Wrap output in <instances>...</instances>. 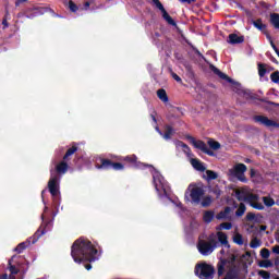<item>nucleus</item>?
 I'll use <instances>...</instances> for the list:
<instances>
[{"mask_svg":"<svg viewBox=\"0 0 279 279\" xmlns=\"http://www.w3.org/2000/svg\"><path fill=\"white\" fill-rule=\"evenodd\" d=\"M197 56H201L202 58H204V56L202 54V52H199V50L196 51Z\"/></svg>","mask_w":279,"mask_h":279,"instance_id":"55","label":"nucleus"},{"mask_svg":"<svg viewBox=\"0 0 279 279\" xmlns=\"http://www.w3.org/2000/svg\"><path fill=\"white\" fill-rule=\"evenodd\" d=\"M244 41H245L244 36H239L236 34H230L229 35L228 43H230V45H241V43H244Z\"/></svg>","mask_w":279,"mask_h":279,"instance_id":"20","label":"nucleus"},{"mask_svg":"<svg viewBox=\"0 0 279 279\" xmlns=\"http://www.w3.org/2000/svg\"><path fill=\"white\" fill-rule=\"evenodd\" d=\"M159 134H160L161 136H163V138H165L166 141H171V136H173V134H174L173 126H171V125H166V132H165V134H162V132H160V131H159Z\"/></svg>","mask_w":279,"mask_h":279,"instance_id":"23","label":"nucleus"},{"mask_svg":"<svg viewBox=\"0 0 279 279\" xmlns=\"http://www.w3.org/2000/svg\"><path fill=\"white\" fill-rule=\"evenodd\" d=\"M217 234L219 243H221V245H225V247H230V244L228 243V235L221 231H219Z\"/></svg>","mask_w":279,"mask_h":279,"instance_id":"26","label":"nucleus"},{"mask_svg":"<svg viewBox=\"0 0 279 279\" xmlns=\"http://www.w3.org/2000/svg\"><path fill=\"white\" fill-rule=\"evenodd\" d=\"M77 151V146L74 144L72 145V147H70L66 153L63 156V160L60 161L57 166H56V171L57 173L60 174H64L66 173V171H69V160H71V156H73V154H75Z\"/></svg>","mask_w":279,"mask_h":279,"instance_id":"7","label":"nucleus"},{"mask_svg":"<svg viewBox=\"0 0 279 279\" xmlns=\"http://www.w3.org/2000/svg\"><path fill=\"white\" fill-rule=\"evenodd\" d=\"M259 267H264V269H269V267H274V263L269 259H264L259 262Z\"/></svg>","mask_w":279,"mask_h":279,"instance_id":"35","label":"nucleus"},{"mask_svg":"<svg viewBox=\"0 0 279 279\" xmlns=\"http://www.w3.org/2000/svg\"><path fill=\"white\" fill-rule=\"evenodd\" d=\"M183 147H185L186 149H189V145L184 144Z\"/></svg>","mask_w":279,"mask_h":279,"instance_id":"59","label":"nucleus"},{"mask_svg":"<svg viewBox=\"0 0 279 279\" xmlns=\"http://www.w3.org/2000/svg\"><path fill=\"white\" fill-rule=\"evenodd\" d=\"M43 234H47V228L40 226L39 229L32 235L26 242L20 243L15 248L14 252H17V254H22L24 250H27L29 245H34V243L38 242V239L43 236Z\"/></svg>","mask_w":279,"mask_h":279,"instance_id":"5","label":"nucleus"},{"mask_svg":"<svg viewBox=\"0 0 279 279\" xmlns=\"http://www.w3.org/2000/svg\"><path fill=\"white\" fill-rule=\"evenodd\" d=\"M245 162L250 163V162H252V160H250V158H246Z\"/></svg>","mask_w":279,"mask_h":279,"instance_id":"57","label":"nucleus"},{"mask_svg":"<svg viewBox=\"0 0 279 279\" xmlns=\"http://www.w3.org/2000/svg\"><path fill=\"white\" fill-rule=\"evenodd\" d=\"M258 75L259 77H265V75H267V68L264 63H258Z\"/></svg>","mask_w":279,"mask_h":279,"instance_id":"32","label":"nucleus"},{"mask_svg":"<svg viewBox=\"0 0 279 279\" xmlns=\"http://www.w3.org/2000/svg\"><path fill=\"white\" fill-rule=\"evenodd\" d=\"M210 204H213V197L210 196H205L201 202V205L203 206V208H208Z\"/></svg>","mask_w":279,"mask_h":279,"instance_id":"33","label":"nucleus"},{"mask_svg":"<svg viewBox=\"0 0 279 279\" xmlns=\"http://www.w3.org/2000/svg\"><path fill=\"white\" fill-rule=\"evenodd\" d=\"M150 117H151L154 123H157L156 116L151 114Z\"/></svg>","mask_w":279,"mask_h":279,"instance_id":"53","label":"nucleus"},{"mask_svg":"<svg viewBox=\"0 0 279 279\" xmlns=\"http://www.w3.org/2000/svg\"><path fill=\"white\" fill-rule=\"evenodd\" d=\"M275 265H278V266H279V262H276Z\"/></svg>","mask_w":279,"mask_h":279,"instance_id":"61","label":"nucleus"},{"mask_svg":"<svg viewBox=\"0 0 279 279\" xmlns=\"http://www.w3.org/2000/svg\"><path fill=\"white\" fill-rule=\"evenodd\" d=\"M245 97L246 99H252V101H262L263 104H268V106H274L275 108L279 107V104L277 102L266 100L265 98H258V95L250 92V89L245 90Z\"/></svg>","mask_w":279,"mask_h":279,"instance_id":"17","label":"nucleus"},{"mask_svg":"<svg viewBox=\"0 0 279 279\" xmlns=\"http://www.w3.org/2000/svg\"><path fill=\"white\" fill-rule=\"evenodd\" d=\"M118 160H123L124 162H128L129 165H132L133 167H135L136 160H138V158L136 157V155H131L124 158H118Z\"/></svg>","mask_w":279,"mask_h":279,"instance_id":"27","label":"nucleus"},{"mask_svg":"<svg viewBox=\"0 0 279 279\" xmlns=\"http://www.w3.org/2000/svg\"><path fill=\"white\" fill-rule=\"evenodd\" d=\"M191 165L192 167L196 170V171H206V167L204 166V162H202L199 159L197 158H193L191 159Z\"/></svg>","mask_w":279,"mask_h":279,"instance_id":"22","label":"nucleus"},{"mask_svg":"<svg viewBox=\"0 0 279 279\" xmlns=\"http://www.w3.org/2000/svg\"><path fill=\"white\" fill-rule=\"evenodd\" d=\"M207 180H217L219 178V174L213 170L206 171Z\"/></svg>","mask_w":279,"mask_h":279,"instance_id":"37","label":"nucleus"},{"mask_svg":"<svg viewBox=\"0 0 279 279\" xmlns=\"http://www.w3.org/2000/svg\"><path fill=\"white\" fill-rule=\"evenodd\" d=\"M245 219L246 221H258V218L254 213H247Z\"/></svg>","mask_w":279,"mask_h":279,"instance_id":"44","label":"nucleus"},{"mask_svg":"<svg viewBox=\"0 0 279 279\" xmlns=\"http://www.w3.org/2000/svg\"><path fill=\"white\" fill-rule=\"evenodd\" d=\"M190 197L193 204H199L202 202V197H204V189L199 186H194L190 191Z\"/></svg>","mask_w":279,"mask_h":279,"instance_id":"16","label":"nucleus"},{"mask_svg":"<svg viewBox=\"0 0 279 279\" xmlns=\"http://www.w3.org/2000/svg\"><path fill=\"white\" fill-rule=\"evenodd\" d=\"M258 276H260L263 279L271 278V274L267 270H258Z\"/></svg>","mask_w":279,"mask_h":279,"instance_id":"43","label":"nucleus"},{"mask_svg":"<svg viewBox=\"0 0 279 279\" xmlns=\"http://www.w3.org/2000/svg\"><path fill=\"white\" fill-rule=\"evenodd\" d=\"M98 160L99 162L95 165L96 169L98 170L110 171V169H113L114 171H123V169H125L123 163L114 162L108 158H99Z\"/></svg>","mask_w":279,"mask_h":279,"instance_id":"6","label":"nucleus"},{"mask_svg":"<svg viewBox=\"0 0 279 279\" xmlns=\"http://www.w3.org/2000/svg\"><path fill=\"white\" fill-rule=\"evenodd\" d=\"M272 252H274V254H279V245H275L272 247Z\"/></svg>","mask_w":279,"mask_h":279,"instance_id":"51","label":"nucleus"},{"mask_svg":"<svg viewBox=\"0 0 279 279\" xmlns=\"http://www.w3.org/2000/svg\"><path fill=\"white\" fill-rule=\"evenodd\" d=\"M69 8L72 12H77V10H80V7H77V4H75V2L72 0L69 1Z\"/></svg>","mask_w":279,"mask_h":279,"instance_id":"46","label":"nucleus"},{"mask_svg":"<svg viewBox=\"0 0 279 279\" xmlns=\"http://www.w3.org/2000/svg\"><path fill=\"white\" fill-rule=\"evenodd\" d=\"M156 36H160V34L156 33Z\"/></svg>","mask_w":279,"mask_h":279,"instance_id":"63","label":"nucleus"},{"mask_svg":"<svg viewBox=\"0 0 279 279\" xmlns=\"http://www.w3.org/2000/svg\"><path fill=\"white\" fill-rule=\"evenodd\" d=\"M85 7L86 8L90 7V2H85Z\"/></svg>","mask_w":279,"mask_h":279,"instance_id":"56","label":"nucleus"},{"mask_svg":"<svg viewBox=\"0 0 279 279\" xmlns=\"http://www.w3.org/2000/svg\"><path fill=\"white\" fill-rule=\"evenodd\" d=\"M269 40V44H270V47L274 49V51H277L278 50V47L276 46V44L274 43V39H271V36H270V39Z\"/></svg>","mask_w":279,"mask_h":279,"instance_id":"48","label":"nucleus"},{"mask_svg":"<svg viewBox=\"0 0 279 279\" xmlns=\"http://www.w3.org/2000/svg\"><path fill=\"white\" fill-rule=\"evenodd\" d=\"M262 244L263 243L258 238H254L250 243V247H252V250H256V247H260Z\"/></svg>","mask_w":279,"mask_h":279,"instance_id":"34","label":"nucleus"},{"mask_svg":"<svg viewBox=\"0 0 279 279\" xmlns=\"http://www.w3.org/2000/svg\"><path fill=\"white\" fill-rule=\"evenodd\" d=\"M213 219H215V211H213V210H206V211H204L203 221H204L205 223H211V222H213Z\"/></svg>","mask_w":279,"mask_h":279,"instance_id":"24","label":"nucleus"},{"mask_svg":"<svg viewBox=\"0 0 279 279\" xmlns=\"http://www.w3.org/2000/svg\"><path fill=\"white\" fill-rule=\"evenodd\" d=\"M217 230H232V222H222Z\"/></svg>","mask_w":279,"mask_h":279,"instance_id":"39","label":"nucleus"},{"mask_svg":"<svg viewBox=\"0 0 279 279\" xmlns=\"http://www.w3.org/2000/svg\"><path fill=\"white\" fill-rule=\"evenodd\" d=\"M245 256H251L250 252H246V253H245Z\"/></svg>","mask_w":279,"mask_h":279,"instance_id":"58","label":"nucleus"},{"mask_svg":"<svg viewBox=\"0 0 279 279\" xmlns=\"http://www.w3.org/2000/svg\"><path fill=\"white\" fill-rule=\"evenodd\" d=\"M255 154L258 156V154H260V151H258V150H255Z\"/></svg>","mask_w":279,"mask_h":279,"instance_id":"60","label":"nucleus"},{"mask_svg":"<svg viewBox=\"0 0 279 279\" xmlns=\"http://www.w3.org/2000/svg\"><path fill=\"white\" fill-rule=\"evenodd\" d=\"M157 97L163 104H167L169 101V96L167 95V90H165V88H160L157 90Z\"/></svg>","mask_w":279,"mask_h":279,"instance_id":"25","label":"nucleus"},{"mask_svg":"<svg viewBox=\"0 0 279 279\" xmlns=\"http://www.w3.org/2000/svg\"><path fill=\"white\" fill-rule=\"evenodd\" d=\"M153 184L157 193H160V191H163L165 195H167V189H165V185H162V180L160 179V175L153 177Z\"/></svg>","mask_w":279,"mask_h":279,"instance_id":"18","label":"nucleus"},{"mask_svg":"<svg viewBox=\"0 0 279 279\" xmlns=\"http://www.w3.org/2000/svg\"><path fill=\"white\" fill-rule=\"evenodd\" d=\"M277 279H279V278H277Z\"/></svg>","mask_w":279,"mask_h":279,"instance_id":"64","label":"nucleus"},{"mask_svg":"<svg viewBox=\"0 0 279 279\" xmlns=\"http://www.w3.org/2000/svg\"><path fill=\"white\" fill-rule=\"evenodd\" d=\"M0 279H16V276H13V275L8 276V274H3L0 276Z\"/></svg>","mask_w":279,"mask_h":279,"instance_id":"47","label":"nucleus"},{"mask_svg":"<svg viewBox=\"0 0 279 279\" xmlns=\"http://www.w3.org/2000/svg\"><path fill=\"white\" fill-rule=\"evenodd\" d=\"M218 276L221 277L226 274L223 279H243V271H245V254L240 257L231 255L226 259H220L217 264Z\"/></svg>","mask_w":279,"mask_h":279,"instance_id":"2","label":"nucleus"},{"mask_svg":"<svg viewBox=\"0 0 279 279\" xmlns=\"http://www.w3.org/2000/svg\"><path fill=\"white\" fill-rule=\"evenodd\" d=\"M207 145L210 147V149H214V151L221 149V144L214 138H209L207 141Z\"/></svg>","mask_w":279,"mask_h":279,"instance_id":"28","label":"nucleus"},{"mask_svg":"<svg viewBox=\"0 0 279 279\" xmlns=\"http://www.w3.org/2000/svg\"><path fill=\"white\" fill-rule=\"evenodd\" d=\"M260 230H262V231L267 230V226H260Z\"/></svg>","mask_w":279,"mask_h":279,"instance_id":"54","label":"nucleus"},{"mask_svg":"<svg viewBox=\"0 0 279 279\" xmlns=\"http://www.w3.org/2000/svg\"><path fill=\"white\" fill-rule=\"evenodd\" d=\"M270 80L274 84H279V71H276L270 74Z\"/></svg>","mask_w":279,"mask_h":279,"instance_id":"42","label":"nucleus"},{"mask_svg":"<svg viewBox=\"0 0 279 279\" xmlns=\"http://www.w3.org/2000/svg\"><path fill=\"white\" fill-rule=\"evenodd\" d=\"M209 69H210V71H213V73H215V75H218V77H220V80H225V82L232 84V90L234 93H236L238 95H245V89H243L241 87V83H238L234 80H232L230 76H228V74L221 72V70H219L214 64H210Z\"/></svg>","mask_w":279,"mask_h":279,"instance_id":"3","label":"nucleus"},{"mask_svg":"<svg viewBox=\"0 0 279 279\" xmlns=\"http://www.w3.org/2000/svg\"><path fill=\"white\" fill-rule=\"evenodd\" d=\"M10 19V11H5V14L2 19V25H3V29H7V27H10V23H8V20Z\"/></svg>","mask_w":279,"mask_h":279,"instance_id":"36","label":"nucleus"},{"mask_svg":"<svg viewBox=\"0 0 279 279\" xmlns=\"http://www.w3.org/2000/svg\"><path fill=\"white\" fill-rule=\"evenodd\" d=\"M253 120L255 123H260V125H265V128H278L279 129V123L268 119L266 116H254Z\"/></svg>","mask_w":279,"mask_h":279,"instance_id":"14","label":"nucleus"},{"mask_svg":"<svg viewBox=\"0 0 279 279\" xmlns=\"http://www.w3.org/2000/svg\"><path fill=\"white\" fill-rule=\"evenodd\" d=\"M263 202H264L265 206H267L268 208H271V206H275V204H276V201L269 196H264Z\"/></svg>","mask_w":279,"mask_h":279,"instance_id":"31","label":"nucleus"},{"mask_svg":"<svg viewBox=\"0 0 279 279\" xmlns=\"http://www.w3.org/2000/svg\"><path fill=\"white\" fill-rule=\"evenodd\" d=\"M251 23L255 29H258V32L265 34L267 40L271 39V35L269 34V32H267V24L263 23V19L252 20Z\"/></svg>","mask_w":279,"mask_h":279,"instance_id":"15","label":"nucleus"},{"mask_svg":"<svg viewBox=\"0 0 279 279\" xmlns=\"http://www.w3.org/2000/svg\"><path fill=\"white\" fill-rule=\"evenodd\" d=\"M40 14H43V11H40L38 8L27 9L24 12L26 19H36V16H40Z\"/></svg>","mask_w":279,"mask_h":279,"instance_id":"19","label":"nucleus"},{"mask_svg":"<svg viewBox=\"0 0 279 279\" xmlns=\"http://www.w3.org/2000/svg\"><path fill=\"white\" fill-rule=\"evenodd\" d=\"M194 274L199 279H214L215 278V266L207 264L206 262L196 264Z\"/></svg>","mask_w":279,"mask_h":279,"instance_id":"4","label":"nucleus"},{"mask_svg":"<svg viewBox=\"0 0 279 279\" xmlns=\"http://www.w3.org/2000/svg\"><path fill=\"white\" fill-rule=\"evenodd\" d=\"M270 252H269V248H262L260 250V256H262V258H269V256H270Z\"/></svg>","mask_w":279,"mask_h":279,"instance_id":"45","label":"nucleus"},{"mask_svg":"<svg viewBox=\"0 0 279 279\" xmlns=\"http://www.w3.org/2000/svg\"><path fill=\"white\" fill-rule=\"evenodd\" d=\"M85 269H87V271H90V269H93V265H90V264H85Z\"/></svg>","mask_w":279,"mask_h":279,"instance_id":"52","label":"nucleus"},{"mask_svg":"<svg viewBox=\"0 0 279 279\" xmlns=\"http://www.w3.org/2000/svg\"><path fill=\"white\" fill-rule=\"evenodd\" d=\"M191 145H193V147H195V149H199L201 151H203V154H206L207 156H210L211 158H215V156H217V154H215V151L210 148H208V145H206V142L202 141V140H195V137L193 136H189L187 137Z\"/></svg>","mask_w":279,"mask_h":279,"instance_id":"9","label":"nucleus"},{"mask_svg":"<svg viewBox=\"0 0 279 279\" xmlns=\"http://www.w3.org/2000/svg\"><path fill=\"white\" fill-rule=\"evenodd\" d=\"M48 190L52 197H56L58 193H60V178H58V175L50 178L48 181Z\"/></svg>","mask_w":279,"mask_h":279,"instance_id":"13","label":"nucleus"},{"mask_svg":"<svg viewBox=\"0 0 279 279\" xmlns=\"http://www.w3.org/2000/svg\"><path fill=\"white\" fill-rule=\"evenodd\" d=\"M154 5H156V9L161 12L163 21L168 23V25H171L172 27H178V23L174 22L173 17L169 15L167 10L165 9V5H162V2L160 0H151Z\"/></svg>","mask_w":279,"mask_h":279,"instance_id":"11","label":"nucleus"},{"mask_svg":"<svg viewBox=\"0 0 279 279\" xmlns=\"http://www.w3.org/2000/svg\"><path fill=\"white\" fill-rule=\"evenodd\" d=\"M217 245H219V242H217L215 238L209 239L208 242L199 240L197 244V250L203 256H208L209 254H213V252H215Z\"/></svg>","mask_w":279,"mask_h":279,"instance_id":"8","label":"nucleus"},{"mask_svg":"<svg viewBox=\"0 0 279 279\" xmlns=\"http://www.w3.org/2000/svg\"><path fill=\"white\" fill-rule=\"evenodd\" d=\"M172 77L175 82H182V78L177 73H172Z\"/></svg>","mask_w":279,"mask_h":279,"instance_id":"50","label":"nucleus"},{"mask_svg":"<svg viewBox=\"0 0 279 279\" xmlns=\"http://www.w3.org/2000/svg\"><path fill=\"white\" fill-rule=\"evenodd\" d=\"M230 213H232V207H225V210H221L216 215V219L218 221H221L222 219H229L230 218Z\"/></svg>","mask_w":279,"mask_h":279,"instance_id":"21","label":"nucleus"},{"mask_svg":"<svg viewBox=\"0 0 279 279\" xmlns=\"http://www.w3.org/2000/svg\"><path fill=\"white\" fill-rule=\"evenodd\" d=\"M235 197L239 202H245V189L236 190Z\"/></svg>","mask_w":279,"mask_h":279,"instance_id":"29","label":"nucleus"},{"mask_svg":"<svg viewBox=\"0 0 279 279\" xmlns=\"http://www.w3.org/2000/svg\"><path fill=\"white\" fill-rule=\"evenodd\" d=\"M9 270L11 272L10 276H16V274H19V268L12 265V260H9Z\"/></svg>","mask_w":279,"mask_h":279,"instance_id":"40","label":"nucleus"},{"mask_svg":"<svg viewBox=\"0 0 279 279\" xmlns=\"http://www.w3.org/2000/svg\"><path fill=\"white\" fill-rule=\"evenodd\" d=\"M236 217H243L245 215V203H241L240 207L235 211Z\"/></svg>","mask_w":279,"mask_h":279,"instance_id":"38","label":"nucleus"},{"mask_svg":"<svg viewBox=\"0 0 279 279\" xmlns=\"http://www.w3.org/2000/svg\"><path fill=\"white\" fill-rule=\"evenodd\" d=\"M245 204H248L255 210H265V205L263 203H258V195L250 194V191L245 190Z\"/></svg>","mask_w":279,"mask_h":279,"instance_id":"10","label":"nucleus"},{"mask_svg":"<svg viewBox=\"0 0 279 279\" xmlns=\"http://www.w3.org/2000/svg\"><path fill=\"white\" fill-rule=\"evenodd\" d=\"M181 3H187V5H191L192 3H195L197 0H180Z\"/></svg>","mask_w":279,"mask_h":279,"instance_id":"49","label":"nucleus"},{"mask_svg":"<svg viewBox=\"0 0 279 279\" xmlns=\"http://www.w3.org/2000/svg\"><path fill=\"white\" fill-rule=\"evenodd\" d=\"M41 195H45V191L41 192Z\"/></svg>","mask_w":279,"mask_h":279,"instance_id":"62","label":"nucleus"},{"mask_svg":"<svg viewBox=\"0 0 279 279\" xmlns=\"http://www.w3.org/2000/svg\"><path fill=\"white\" fill-rule=\"evenodd\" d=\"M233 243H236V245H243V235H241V233H236L233 236Z\"/></svg>","mask_w":279,"mask_h":279,"instance_id":"41","label":"nucleus"},{"mask_svg":"<svg viewBox=\"0 0 279 279\" xmlns=\"http://www.w3.org/2000/svg\"><path fill=\"white\" fill-rule=\"evenodd\" d=\"M245 173V163H238L232 169L229 170V175L231 178H238L241 182H245L243 174Z\"/></svg>","mask_w":279,"mask_h":279,"instance_id":"12","label":"nucleus"},{"mask_svg":"<svg viewBox=\"0 0 279 279\" xmlns=\"http://www.w3.org/2000/svg\"><path fill=\"white\" fill-rule=\"evenodd\" d=\"M99 251L86 238H78L71 246V256L74 263H95L99 259Z\"/></svg>","mask_w":279,"mask_h":279,"instance_id":"1","label":"nucleus"},{"mask_svg":"<svg viewBox=\"0 0 279 279\" xmlns=\"http://www.w3.org/2000/svg\"><path fill=\"white\" fill-rule=\"evenodd\" d=\"M250 175H251V180H253V182H259L260 174H258V171H256L254 168L251 169Z\"/></svg>","mask_w":279,"mask_h":279,"instance_id":"30","label":"nucleus"}]
</instances>
